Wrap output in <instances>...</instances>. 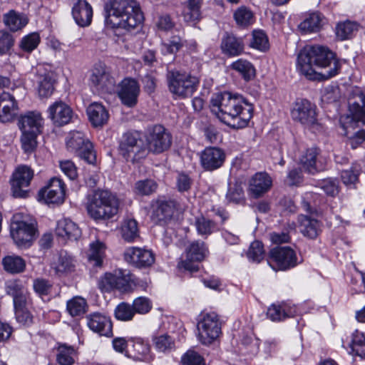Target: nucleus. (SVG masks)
<instances>
[{"mask_svg":"<svg viewBox=\"0 0 365 365\" xmlns=\"http://www.w3.org/2000/svg\"><path fill=\"white\" fill-rule=\"evenodd\" d=\"M169 91L175 98L191 97L196 91L199 79L195 76L178 71H169L167 74Z\"/></svg>","mask_w":365,"mask_h":365,"instance_id":"nucleus-6","label":"nucleus"},{"mask_svg":"<svg viewBox=\"0 0 365 365\" xmlns=\"http://www.w3.org/2000/svg\"><path fill=\"white\" fill-rule=\"evenodd\" d=\"M105 245L98 240L91 243L88 259L90 262H93L94 266L101 267L102 265L105 256Z\"/></svg>","mask_w":365,"mask_h":365,"instance_id":"nucleus-40","label":"nucleus"},{"mask_svg":"<svg viewBox=\"0 0 365 365\" xmlns=\"http://www.w3.org/2000/svg\"><path fill=\"white\" fill-rule=\"evenodd\" d=\"M269 257L281 270L293 268L301 262L298 260L294 250L289 247L273 248L269 252Z\"/></svg>","mask_w":365,"mask_h":365,"instance_id":"nucleus-14","label":"nucleus"},{"mask_svg":"<svg viewBox=\"0 0 365 365\" xmlns=\"http://www.w3.org/2000/svg\"><path fill=\"white\" fill-rule=\"evenodd\" d=\"M291 116L293 120L308 128L314 126L317 123L316 106L306 99L298 100L294 103Z\"/></svg>","mask_w":365,"mask_h":365,"instance_id":"nucleus-11","label":"nucleus"},{"mask_svg":"<svg viewBox=\"0 0 365 365\" xmlns=\"http://www.w3.org/2000/svg\"><path fill=\"white\" fill-rule=\"evenodd\" d=\"M17 322L22 325L29 326L33 322V317L27 309V306L14 307Z\"/></svg>","mask_w":365,"mask_h":365,"instance_id":"nucleus-58","label":"nucleus"},{"mask_svg":"<svg viewBox=\"0 0 365 365\" xmlns=\"http://www.w3.org/2000/svg\"><path fill=\"white\" fill-rule=\"evenodd\" d=\"M120 154L127 161H138L146 155L143 142L138 133H128L123 135L120 144Z\"/></svg>","mask_w":365,"mask_h":365,"instance_id":"nucleus-9","label":"nucleus"},{"mask_svg":"<svg viewBox=\"0 0 365 365\" xmlns=\"http://www.w3.org/2000/svg\"><path fill=\"white\" fill-rule=\"evenodd\" d=\"M3 21L6 27L11 31L15 32L22 29L27 24V17L13 10L4 14Z\"/></svg>","mask_w":365,"mask_h":365,"instance_id":"nucleus-36","label":"nucleus"},{"mask_svg":"<svg viewBox=\"0 0 365 365\" xmlns=\"http://www.w3.org/2000/svg\"><path fill=\"white\" fill-rule=\"evenodd\" d=\"M350 347L353 354L361 358L365 357V336L364 333L356 330L352 334Z\"/></svg>","mask_w":365,"mask_h":365,"instance_id":"nucleus-42","label":"nucleus"},{"mask_svg":"<svg viewBox=\"0 0 365 365\" xmlns=\"http://www.w3.org/2000/svg\"><path fill=\"white\" fill-rule=\"evenodd\" d=\"M106 21L112 27L136 28L143 21L139 4L135 0H110Z\"/></svg>","mask_w":365,"mask_h":365,"instance_id":"nucleus-4","label":"nucleus"},{"mask_svg":"<svg viewBox=\"0 0 365 365\" xmlns=\"http://www.w3.org/2000/svg\"><path fill=\"white\" fill-rule=\"evenodd\" d=\"M38 223L32 216L17 213L13 216L12 228H36Z\"/></svg>","mask_w":365,"mask_h":365,"instance_id":"nucleus-44","label":"nucleus"},{"mask_svg":"<svg viewBox=\"0 0 365 365\" xmlns=\"http://www.w3.org/2000/svg\"><path fill=\"white\" fill-rule=\"evenodd\" d=\"M115 79L109 74H106L105 77L101 80L100 83L96 86L97 90L110 93L113 91L115 87Z\"/></svg>","mask_w":365,"mask_h":365,"instance_id":"nucleus-63","label":"nucleus"},{"mask_svg":"<svg viewBox=\"0 0 365 365\" xmlns=\"http://www.w3.org/2000/svg\"><path fill=\"white\" fill-rule=\"evenodd\" d=\"M146 141L148 149L155 153L168 149L172 142L170 134L160 125H156L148 130Z\"/></svg>","mask_w":365,"mask_h":365,"instance_id":"nucleus-12","label":"nucleus"},{"mask_svg":"<svg viewBox=\"0 0 365 365\" xmlns=\"http://www.w3.org/2000/svg\"><path fill=\"white\" fill-rule=\"evenodd\" d=\"M65 185L58 178H53L48 184L41 189L38 197L39 200H43L46 203L61 204L65 200Z\"/></svg>","mask_w":365,"mask_h":365,"instance_id":"nucleus-13","label":"nucleus"},{"mask_svg":"<svg viewBox=\"0 0 365 365\" xmlns=\"http://www.w3.org/2000/svg\"><path fill=\"white\" fill-rule=\"evenodd\" d=\"M236 24L242 27L251 25L254 21L253 13L247 7H239L233 14Z\"/></svg>","mask_w":365,"mask_h":365,"instance_id":"nucleus-43","label":"nucleus"},{"mask_svg":"<svg viewBox=\"0 0 365 365\" xmlns=\"http://www.w3.org/2000/svg\"><path fill=\"white\" fill-rule=\"evenodd\" d=\"M87 324L91 330L101 336H111L113 324L110 317L100 313H93L87 317Z\"/></svg>","mask_w":365,"mask_h":365,"instance_id":"nucleus-23","label":"nucleus"},{"mask_svg":"<svg viewBox=\"0 0 365 365\" xmlns=\"http://www.w3.org/2000/svg\"><path fill=\"white\" fill-rule=\"evenodd\" d=\"M134 282L133 276L129 271L118 269L114 273H106L100 279L98 286L105 292H109L113 289L126 291L130 287V283Z\"/></svg>","mask_w":365,"mask_h":365,"instance_id":"nucleus-10","label":"nucleus"},{"mask_svg":"<svg viewBox=\"0 0 365 365\" xmlns=\"http://www.w3.org/2000/svg\"><path fill=\"white\" fill-rule=\"evenodd\" d=\"M53 73L51 71L38 69L37 91L39 97L49 98L54 91Z\"/></svg>","mask_w":365,"mask_h":365,"instance_id":"nucleus-28","label":"nucleus"},{"mask_svg":"<svg viewBox=\"0 0 365 365\" xmlns=\"http://www.w3.org/2000/svg\"><path fill=\"white\" fill-rule=\"evenodd\" d=\"M297 67L308 79L320 81L335 76L340 64L327 48L307 46L298 55Z\"/></svg>","mask_w":365,"mask_h":365,"instance_id":"nucleus-2","label":"nucleus"},{"mask_svg":"<svg viewBox=\"0 0 365 365\" xmlns=\"http://www.w3.org/2000/svg\"><path fill=\"white\" fill-rule=\"evenodd\" d=\"M227 199L230 202L235 203H242L245 202L244 192L242 187H236L230 188L227 194Z\"/></svg>","mask_w":365,"mask_h":365,"instance_id":"nucleus-64","label":"nucleus"},{"mask_svg":"<svg viewBox=\"0 0 365 365\" xmlns=\"http://www.w3.org/2000/svg\"><path fill=\"white\" fill-rule=\"evenodd\" d=\"M297 313L294 304L288 302L273 304L267 312V317L272 322H280L287 318L294 317Z\"/></svg>","mask_w":365,"mask_h":365,"instance_id":"nucleus-24","label":"nucleus"},{"mask_svg":"<svg viewBox=\"0 0 365 365\" xmlns=\"http://www.w3.org/2000/svg\"><path fill=\"white\" fill-rule=\"evenodd\" d=\"M323 24V16L318 13L314 12L309 14L303 21H302L298 29L302 34H307L319 31Z\"/></svg>","mask_w":365,"mask_h":365,"instance_id":"nucleus-32","label":"nucleus"},{"mask_svg":"<svg viewBox=\"0 0 365 365\" xmlns=\"http://www.w3.org/2000/svg\"><path fill=\"white\" fill-rule=\"evenodd\" d=\"M158 188L157 183L150 179L138 180L135 182L134 187L135 193L140 195H150L156 191Z\"/></svg>","mask_w":365,"mask_h":365,"instance_id":"nucleus-46","label":"nucleus"},{"mask_svg":"<svg viewBox=\"0 0 365 365\" xmlns=\"http://www.w3.org/2000/svg\"><path fill=\"white\" fill-rule=\"evenodd\" d=\"M34 176L31 169L27 166L19 167L13 174L11 181V189L13 195L15 197H25L27 192L24 187L29 185Z\"/></svg>","mask_w":365,"mask_h":365,"instance_id":"nucleus-17","label":"nucleus"},{"mask_svg":"<svg viewBox=\"0 0 365 365\" xmlns=\"http://www.w3.org/2000/svg\"><path fill=\"white\" fill-rule=\"evenodd\" d=\"M87 303L81 297H74L67 302V310L73 316H80L86 312Z\"/></svg>","mask_w":365,"mask_h":365,"instance_id":"nucleus-48","label":"nucleus"},{"mask_svg":"<svg viewBox=\"0 0 365 365\" xmlns=\"http://www.w3.org/2000/svg\"><path fill=\"white\" fill-rule=\"evenodd\" d=\"M230 68L240 74L246 81L252 80L255 76V68L247 60L240 58L232 63Z\"/></svg>","mask_w":365,"mask_h":365,"instance_id":"nucleus-38","label":"nucleus"},{"mask_svg":"<svg viewBox=\"0 0 365 365\" xmlns=\"http://www.w3.org/2000/svg\"><path fill=\"white\" fill-rule=\"evenodd\" d=\"M47 114L53 125L63 126L70 123L73 111L66 103L57 101L48 107Z\"/></svg>","mask_w":365,"mask_h":365,"instance_id":"nucleus-19","label":"nucleus"},{"mask_svg":"<svg viewBox=\"0 0 365 365\" xmlns=\"http://www.w3.org/2000/svg\"><path fill=\"white\" fill-rule=\"evenodd\" d=\"M17 103L14 96L6 92L0 94V121L8 123L11 121L16 114Z\"/></svg>","mask_w":365,"mask_h":365,"instance_id":"nucleus-26","label":"nucleus"},{"mask_svg":"<svg viewBox=\"0 0 365 365\" xmlns=\"http://www.w3.org/2000/svg\"><path fill=\"white\" fill-rule=\"evenodd\" d=\"M56 361L59 365H73L77 353L74 347L66 344H58L55 347Z\"/></svg>","mask_w":365,"mask_h":365,"instance_id":"nucleus-33","label":"nucleus"},{"mask_svg":"<svg viewBox=\"0 0 365 365\" xmlns=\"http://www.w3.org/2000/svg\"><path fill=\"white\" fill-rule=\"evenodd\" d=\"M359 29V25L351 21L339 23L336 26V35L340 40L351 38Z\"/></svg>","mask_w":365,"mask_h":365,"instance_id":"nucleus-41","label":"nucleus"},{"mask_svg":"<svg viewBox=\"0 0 365 365\" xmlns=\"http://www.w3.org/2000/svg\"><path fill=\"white\" fill-rule=\"evenodd\" d=\"M247 256L250 260L255 262H261L264 257L262 243L259 241L253 242L249 248Z\"/></svg>","mask_w":365,"mask_h":365,"instance_id":"nucleus-53","label":"nucleus"},{"mask_svg":"<svg viewBox=\"0 0 365 365\" xmlns=\"http://www.w3.org/2000/svg\"><path fill=\"white\" fill-rule=\"evenodd\" d=\"M38 230H11L15 244L21 248L29 247L36 238Z\"/></svg>","mask_w":365,"mask_h":365,"instance_id":"nucleus-35","label":"nucleus"},{"mask_svg":"<svg viewBox=\"0 0 365 365\" xmlns=\"http://www.w3.org/2000/svg\"><path fill=\"white\" fill-rule=\"evenodd\" d=\"M61 171L71 180H75L78 176L77 168L71 160H63L60 162Z\"/></svg>","mask_w":365,"mask_h":365,"instance_id":"nucleus-61","label":"nucleus"},{"mask_svg":"<svg viewBox=\"0 0 365 365\" xmlns=\"http://www.w3.org/2000/svg\"><path fill=\"white\" fill-rule=\"evenodd\" d=\"M76 261L66 251L61 250L57 259L53 262L52 267L58 274L68 273L74 271Z\"/></svg>","mask_w":365,"mask_h":365,"instance_id":"nucleus-34","label":"nucleus"},{"mask_svg":"<svg viewBox=\"0 0 365 365\" xmlns=\"http://www.w3.org/2000/svg\"><path fill=\"white\" fill-rule=\"evenodd\" d=\"M52 283L43 278H37L34 280L33 288L36 293L40 296L48 295L52 289Z\"/></svg>","mask_w":365,"mask_h":365,"instance_id":"nucleus-55","label":"nucleus"},{"mask_svg":"<svg viewBox=\"0 0 365 365\" xmlns=\"http://www.w3.org/2000/svg\"><path fill=\"white\" fill-rule=\"evenodd\" d=\"M66 146L69 151L76 153L81 158L90 164L96 160V153L92 143L86 139L85 135L80 131L71 132L66 140Z\"/></svg>","mask_w":365,"mask_h":365,"instance_id":"nucleus-8","label":"nucleus"},{"mask_svg":"<svg viewBox=\"0 0 365 365\" xmlns=\"http://www.w3.org/2000/svg\"><path fill=\"white\" fill-rule=\"evenodd\" d=\"M118 96L122 103L128 107H133L137 104L140 93V86L133 78H125L118 86Z\"/></svg>","mask_w":365,"mask_h":365,"instance_id":"nucleus-16","label":"nucleus"},{"mask_svg":"<svg viewBox=\"0 0 365 365\" xmlns=\"http://www.w3.org/2000/svg\"><path fill=\"white\" fill-rule=\"evenodd\" d=\"M86 112L90 122L94 127H102L108 120V111L101 103H92L87 108Z\"/></svg>","mask_w":365,"mask_h":365,"instance_id":"nucleus-29","label":"nucleus"},{"mask_svg":"<svg viewBox=\"0 0 365 365\" xmlns=\"http://www.w3.org/2000/svg\"><path fill=\"white\" fill-rule=\"evenodd\" d=\"M349 106L352 118H348V122L341 127L354 149L365 140V90L356 88L349 98Z\"/></svg>","mask_w":365,"mask_h":365,"instance_id":"nucleus-3","label":"nucleus"},{"mask_svg":"<svg viewBox=\"0 0 365 365\" xmlns=\"http://www.w3.org/2000/svg\"><path fill=\"white\" fill-rule=\"evenodd\" d=\"M155 349L163 353H170L175 349L174 339L168 334H163L153 338Z\"/></svg>","mask_w":365,"mask_h":365,"instance_id":"nucleus-39","label":"nucleus"},{"mask_svg":"<svg viewBox=\"0 0 365 365\" xmlns=\"http://www.w3.org/2000/svg\"><path fill=\"white\" fill-rule=\"evenodd\" d=\"M4 269L10 274H19L25 270L26 262L19 256L7 255L2 259Z\"/></svg>","mask_w":365,"mask_h":365,"instance_id":"nucleus-37","label":"nucleus"},{"mask_svg":"<svg viewBox=\"0 0 365 365\" xmlns=\"http://www.w3.org/2000/svg\"><path fill=\"white\" fill-rule=\"evenodd\" d=\"M133 308L135 314H145L148 313L152 309V302L145 297H139L133 302Z\"/></svg>","mask_w":365,"mask_h":365,"instance_id":"nucleus-54","label":"nucleus"},{"mask_svg":"<svg viewBox=\"0 0 365 365\" xmlns=\"http://www.w3.org/2000/svg\"><path fill=\"white\" fill-rule=\"evenodd\" d=\"M124 259L135 267L143 268L151 266L155 262V257L150 250L130 247L125 250Z\"/></svg>","mask_w":365,"mask_h":365,"instance_id":"nucleus-15","label":"nucleus"},{"mask_svg":"<svg viewBox=\"0 0 365 365\" xmlns=\"http://www.w3.org/2000/svg\"><path fill=\"white\" fill-rule=\"evenodd\" d=\"M41 38L37 32L24 36L19 42V48L24 52L31 53L37 48Z\"/></svg>","mask_w":365,"mask_h":365,"instance_id":"nucleus-47","label":"nucleus"},{"mask_svg":"<svg viewBox=\"0 0 365 365\" xmlns=\"http://www.w3.org/2000/svg\"><path fill=\"white\" fill-rule=\"evenodd\" d=\"M210 109L221 121L235 129L246 128L253 115V106L239 93L224 92L213 95Z\"/></svg>","mask_w":365,"mask_h":365,"instance_id":"nucleus-1","label":"nucleus"},{"mask_svg":"<svg viewBox=\"0 0 365 365\" xmlns=\"http://www.w3.org/2000/svg\"><path fill=\"white\" fill-rule=\"evenodd\" d=\"M220 47L225 55L235 57L243 53L245 44L242 38L227 34L222 38Z\"/></svg>","mask_w":365,"mask_h":365,"instance_id":"nucleus-27","label":"nucleus"},{"mask_svg":"<svg viewBox=\"0 0 365 365\" xmlns=\"http://www.w3.org/2000/svg\"><path fill=\"white\" fill-rule=\"evenodd\" d=\"M108 71L103 64L99 63L96 65L90 77L91 84L96 87L100 83L103 77H105Z\"/></svg>","mask_w":365,"mask_h":365,"instance_id":"nucleus-59","label":"nucleus"},{"mask_svg":"<svg viewBox=\"0 0 365 365\" xmlns=\"http://www.w3.org/2000/svg\"><path fill=\"white\" fill-rule=\"evenodd\" d=\"M133 342V351L126 352L125 356L136 361H143L149 357L150 348L148 342L140 337H130Z\"/></svg>","mask_w":365,"mask_h":365,"instance_id":"nucleus-31","label":"nucleus"},{"mask_svg":"<svg viewBox=\"0 0 365 365\" xmlns=\"http://www.w3.org/2000/svg\"><path fill=\"white\" fill-rule=\"evenodd\" d=\"M182 365H205L203 358L197 352L188 351L182 358Z\"/></svg>","mask_w":365,"mask_h":365,"instance_id":"nucleus-60","label":"nucleus"},{"mask_svg":"<svg viewBox=\"0 0 365 365\" xmlns=\"http://www.w3.org/2000/svg\"><path fill=\"white\" fill-rule=\"evenodd\" d=\"M250 46L261 51H266L269 48V41L265 33L261 30H255Z\"/></svg>","mask_w":365,"mask_h":365,"instance_id":"nucleus-51","label":"nucleus"},{"mask_svg":"<svg viewBox=\"0 0 365 365\" xmlns=\"http://www.w3.org/2000/svg\"><path fill=\"white\" fill-rule=\"evenodd\" d=\"M197 330L202 344H212L221 334V322L217 314L213 312L205 314L197 324Z\"/></svg>","mask_w":365,"mask_h":365,"instance_id":"nucleus-7","label":"nucleus"},{"mask_svg":"<svg viewBox=\"0 0 365 365\" xmlns=\"http://www.w3.org/2000/svg\"><path fill=\"white\" fill-rule=\"evenodd\" d=\"M319 150L312 147L306 150L299 158V163L304 170L309 173L314 174L322 168L318 165V156Z\"/></svg>","mask_w":365,"mask_h":365,"instance_id":"nucleus-30","label":"nucleus"},{"mask_svg":"<svg viewBox=\"0 0 365 365\" xmlns=\"http://www.w3.org/2000/svg\"><path fill=\"white\" fill-rule=\"evenodd\" d=\"M359 171L360 169L357 165H353L349 170H343L341 173L342 182L347 185L354 184L358 180Z\"/></svg>","mask_w":365,"mask_h":365,"instance_id":"nucleus-57","label":"nucleus"},{"mask_svg":"<svg viewBox=\"0 0 365 365\" xmlns=\"http://www.w3.org/2000/svg\"><path fill=\"white\" fill-rule=\"evenodd\" d=\"M114 313L115 318L123 322L132 320L135 314L133 306L127 302L120 303L115 307Z\"/></svg>","mask_w":365,"mask_h":365,"instance_id":"nucleus-49","label":"nucleus"},{"mask_svg":"<svg viewBox=\"0 0 365 365\" xmlns=\"http://www.w3.org/2000/svg\"><path fill=\"white\" fill-rule=\"evenodd\" d=\"M14 44V38L5 30H0V55L7 53Z\"/></svg>","mask_w":365,"mask_h":365,"instance_id":"nucleus-56","label":"nucleus"},{"mask_svg":"<svg viewBox=\"0 0 365 365\" xmlns=\"http://www.w3.org/2000/svg\"><path fill=\"white\" fill-rule=\"evenodd\" d=\"M72 16L79 26H88L92 21L93 9L86 0H78L73 6Z\"/></svg>","mask_w":365,"mask_h":365,"instance_id":"nucleus-25","label":"nucleus"},{"mask_svg":"<svg viewBox=\"0 0 365 365\" xmlns=\"http://www.w3.org/2000/svg\"><path fill=\"white\" fill-rule=\"evenodd\" d=\"M272 186V178L265 172H259L249 180L247 192L252 197L259 198L267 192Z\"/></svg>","mask_w":365,"mask_h":365,"instance_id":"nucleus-18","label":"nucleus"},{"mask_svg":"<svg viewBox=\"0 0 365 365\" xmlns=\"http://www.w3.org/2000/svg\"><path fill=\"white\" fill-rule=\"evenodd\" d=\"M38 135V133H21L20 140L21 148L24 153L30 154L36 150Z\"/></svg>","mask_w":365,"mask_h":365,"instance_id":"nucleus-50","label":"nucleus"},{"mask_svg":"<svg viewBox=\"0 0 365 365\" xmlns=\"http://www.w3.org/2000/svg\"><path fill=\"white\" fill-rule=\"evenodd\" d=\"M225 160V152L217 147H207L200 155L201 165L208 171L220 168L223 165Z\"/></svg>","mask_w":365,"mask_h":365,"instance_id":"nucleus-21","label":"nucleus"},{"mask_svg":"<svg viewBox=\"0 0 365 365\" xmlns=\"http://www.w3.org/2000/svg\"><path fill=\"white\" fill-rule=\"evenodd\" d=\"M206 252L203 242H195L186 249V258L189 260L202 261L205 257Z\"/></svg>","mask_w":365,"mask_h":365,"instance_id":"nucleus-45","label":"nucleus"},{"mask_svg":"<svg viewBox=\"0 0 365 365\" xmlns=\"http://www.w3.org/2000/svg\"><path fill=\"white\" fill-rule=\"evenodd\" d=\"M151 220L157 226H166L173 220L174 205L171 202L156 201L152 204Z\"/></svg>","mask_w":365,"mask_h":365,"instance_id":"nucleus-20","label":"nucleus"},{"mask_svg":"<svg viewBox=\"0 0 365 365\" xmlns=\"http://www.w3.org/2000/svg\"><path fill=\"white\" fill-rule=\"evenodd\" d=\"M184 46V40L180 36L175 35L170 38L168 43L162 44V51L166 54L175 53Z\"/></svg>","mask_w":365,"mask_h":365,"instance_id":"nucleus-52","label":"nucleus"},{"mask_svg":"<svg viewBox=\"0 0 365 365\" xmlns=\"http://www.w3.org/2000/svg\"><path fill=\"white\" fill-rule=\"evenodd\" d=\"M27 289L20 279H14L9 281L6 284V293L14 297L20 291Z\"/></svg>","mask_w":365,"mask_h":365,"instance_id":"nucleus-62","label":"nucleus"},{"mask_svg":"<svg viewBox=\"0 0 365 365\" xmlns=\"http://www.w3.org/2000/svg\"><path fill=\"white\" fill-rule=\"evenodd\" d=\"M118 199L108 190H96L88 200L87 210L95 220H108L117 215Z\"/></svg>","mask_w":365,"mask_h":365,"instance_id":"nucleus-5","label":"nucleus"},{"mask_svg":"<svg viewBox=\"0 0 365 365\" xmlns=\"http://www.w3.org/2000/svg\"><path fill=\"white\" fill-rule=\"evenodd\" d=\"M18 126L21 133H41L43 126V118L38 111H29L19 116Z\"/></svg>","mask_w":365,"mask_h":365,"instance_id":"nucleus-22","label":"nucleus"}]
</instances>
